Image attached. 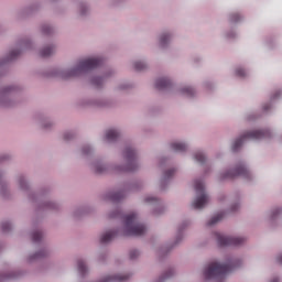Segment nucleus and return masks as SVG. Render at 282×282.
Instances as JSON below:
<instances>
[{"label": "nucleus", "mask_w": 282, "mask_h": 282, "mask_svg": "<svg viewBox=\"0 0 282 282\" xmlns=\"http://www.w3.org/2000/svg\"><path fill=\"white\" fill-rule=\"evenodd\" d=\"M147 225L138 221V214L131 213L124 217L123 226L110 229L99 237L100 246H108L116 237H144L147 235Z\"/></svg>", "instance_id": "nucleus-1"}, {"label": "nucleus", "mask_w": 282, "mask_h": 282, "mask_svg": "<svg viewBox=\"0 0 282 282\" xmlns=\"http://www.w3.org/2000/svg\"><path fill=\"white\" fill-rule=\"evenodd\" d=\"M243 265V260L235 256H228L225 263L209 262L203 269L204 281L224 282L228 272H235V270Z\"/></svg>", "instance_id": "nucleus-2"}, {"label": "nucleus", "mask_w": 282, "mask_h": 282, "mask_svg": "<svg viewBox=\"0 0 282 282\" xmlns=\"http://www.w3.org/2000/svg\"><path fill=\"white\" fill-rule=\"evenodd\" d=\"M102 65H105V57L93 56L79 59L70 68H56L53 70V74L59 78H64L65 80L69 78H80V76H85L86 74H89V72H94V69H98V67H102Z\"/></svg>", "instance_id": "nucleus-3"}, {"label": "nucleus", "mask_w": 282, "mask_h": 282, "mask_svg": "<svg viewBox=\"0 0 282 282\" xmlns=\"http://www.w3.org/2000/svg\"><path fill=\"white\" fill-rule=\"evenodd\" d=\"M31 239L33 243H39L40 246H42V248L33 253H29L25 257L26 265H34L36 261H41V259H47L52 257V249L50 248L47 242H45V231L43 229H33V231L31 232Z\"/></svg>", "instance_id": "nucleus-4"}, {"label": "nucleus", "mask_w": 282, "mask_h": 282, "mask_svg": "<svg viewBox=\"0 0 282 282\" xmlns=\"http://www.w3.org/2000/svg\"><path fill=\"white\" fill-rule=\"evenodd\" d=\"M121 158L126 162L116 164V173H135L140 171V152L132 144H126L121 150Z\"/></svg>", "instance_id": "nucleus-5"}, {"label": "nucleus", "mask_w": 282, "mask_h": 282, "mask_svg": "<svg viewBox=\"0 0 282 282\" xmlns=\"http://www.w3.org/2000/svg\"><path fill=\"white\" fill-rule=\"evenodd\" d=\"M23 91V86L19 84L0 85V109H14L19 107L17 94Z\"/></svg>", "instance_id": "nucleus-6"}, {"label": "nucleus", "mask_w": 282, "mask_h": 282, "mask_svg": "<svg viewBox=\"0 0 282 282\" xmlns=\"http://www.w3.org/2000/svg\"><path fill=\"white\" fill-rule=\"evenodd\" d=\"M194 191L195 197L192 200L191 206L194 210H204L210 202V194L206 191V183L204 182V178L194 180Z\"/></svg>", "instance_id": "nucleus-7"}, {"label": "nucleus", "mask_w": 282, "mask_h": 282, "mask_svg": "<svg viewBox=\"0 0 282 282\" xmlns=\"http://www.w3.org/2000/svg\"><path fill=\"white\" fill-rule=\"evenodd\" d=\"M268 138H272V132L268 129L247 131L234 141L231 151L237 153L248 140H265Z\"/></svg>", "instance_id": "nucleus-8"}, {"label": "nucleus", "mask_w": 282, "mask_h": 282, "mask_svg": "<svg viewBox=\"0 0 282 282\" xmlns=\"http://www.w3.org/2000/svg\"><path fill=\"white\" fill-rule=\"evenodd\" d=\"M235 177H243L247 182H252V172L248 169L245 162H239L234 169H229L218 175L219 182L235 180Z\"/></svg>", "instance_id": "nucleus-9"}, {"label": "nucleus", "mask_w": 282, "mask_h": 282, "mask_svg": "<svg viewBox=\"0 0 282 282\" xmlns=\"http://www.w3.org/2000/svg\"><path fill=\"white\" fill-rule=\"evenodd\" d=\"M188 226H191L189 219L183 220L178 225L175 241L171 245L161 246L159 248L158 257H160V259H164V257H166L171 252V250L177 248L182 243V241H184V230L187 229Z\"/></svg>", "instance_id": "nucleus-10"}, {"label": "nucleus", "mask_w": 282, "mask_h": 282, "mask_svg": "<svg viewBox=\"0 0 282 282\" xmlns=\"http://www.w3.org/2000/svg\"><path fill=\"white\" fill-rule=\"evenodd\" d=\"M15 184L18 191L25 195L28 202H36V191L32 188V182L30 181V176H28V174L19 173L15 176Z\"/></svg>", "instance_id": "nucleus-11"}, {"label": "nucleus", "mask_w": 282, "mask_h": 282, "mask_svg": "<svg viewBox=\"0 0 282 282\" xmlns=\"http://www.w3.org/2000/svg\"><path fill=\"white\" fill-rule=\"evenodd\" d=\"M34 121L39 129L44 133H52L56 129V120L45 111H39L34 115Z\"/></svg>", "instance_id": "nucleus-12"}, {"label": "nucleus", "mask_w": 282, "mask_h": 282, "mask_svg": "<svg viewBox=\"0 0 282 282\" xmlns=\"http://www.w3.org/2000/svg\"><path fill=\"white\" fill-rule=\"evenodd\" d=\"M89 169L95 175H108V173H116V164L108 163L102 158H97L89 163Z\"/></svg>", "instance_id": "nucleus-13"}, {"label": "nucleus", "mask_w": 282, "mask_h": 282, "mask_svg": "<svg viewBox=\"0 0 282 282\" xmlns=\"http://www.w3.org/2000/svg\"><path fill=\"white\" fill-rule=\"evenodd\" d=\"M214 239L217 241L219 248H226L228 246L239 248L240 246H243V243H246V238L224 236L219 232L214 234Z\"/></svg>", "instance_id": "nucleus-14"}, {"label": "nucleus", "mask_w": 282, "mask_h": 282, "mask_svg": "<svg viewBox=\"0 0 282 282\" xmlns=\"http://www.w3.org/2000/svg\"><path fill=\"white\" fill-rule=\"evenodd\" d=\"M79 105L82 107H89L90 109H109L111 100L108 98H87L83 99Z\"/></svg>", "instance_id": "nucleus-15"}, {"label": "nucleus", "mask_w": 282, "mask_h": 282, "mask_svg": "<svg viewBox=\"0 0 282 282\" xmlns=\"http://www.w3.org/2000/svg\"><path fill=\"white\" fill-rule=\"evenodd\" d=\"M144 202L152 206V214L154 217H160V215H164L166 213V205H164L162 199L155 196H147Z\"/></svg>", "instance_id": "nucleus-16"}, {"label": "nucleus", "mask_w": 282, "mask_h": 282, "mask_svg": "<svg viewBox=\"0 0 282 282\" xmlns=\"http://www.w3.org/2000/svg\"><path fill=\"white\" fill-rule=\"evenodd\" d=\"M36 213H43L45 210H52V213H61L63 210V204L58 200L46 199L43 203H40L35 207Z\"/></svg>", "instance_id": "nucleus-17"}, {"label": "nucleus", "mask_w": 282, "mask_h": 282, "mask_svg": "<svg viewBox=\"0 0 282 282\" xmlns=\"http://www.w3.org/2000/svg\"><path fill=\"white\" fill-rule=\"evenodd\" d=\"M239 208H241V203H239V199H237L235 203L231 204V206L229 207L228 210L223 212L216 216H213L208 220L207 226H217V224H219V221H221L224 219V217H226V215H228V213H237V210H239Z\"/></svg>", "instance_id": "nucleus-18"}, {"label": "nucleus", "mask_w": 282, "mask_h": 282, "mask_svg": "<svg viewBox=\"0 0 282 282\" xmlns=\"http://www.w3.org/2000/svg\"><path fill=\"white\" fill-rule=\"evenodd\" d=\"M176 171L177 169L175 167L163 170L160 178L161 191H166V188H169V186L171 185V182H173V177H175Z\"/></svg>", "instance_id": "nucleus-19"}, {"label": "nucleus", "mask_w": 282, "mask_h": 282, "mask_svg": "<svg viewBox=\"0 0 282 282\" xmlns=\"http://www.w3.org/2000/svg\"><path fill=\"white\" fill-rule=\"evenodd\" d=\"M122 138V131L118 128H109L104 133V142L106 144H117Z\"/></svg>", "instance_id": "nucleus-20"}, {"label": "nucleus", "mask_w": 282, "mask_h": 282, "mask_svg": "<svg viewBox=\"0 0 282 282\" xmlns=\"http://www.w3.org/2000/svg\"><path fill=\"white\" fill-rule=\"evenodd\" d=\"M52 195V187L50 186H43L37 192H35V200H29L30 204H33V206L36 208L40 204H43V202H47V197Z\"/></svg>", "instance_id": "nucleus-21"}, {"label": "nucleus", "mask_w": 282, "mask_h": 282, "mask_svg": "<svg viewBox=\"0 0 282 282\" xmlns=\"http://www.w3.org/2000/svg\"><path fill=\"white\" fill-rule=\"evenodd\" d=\"M41 10H43V2L36 1L22 9L18 13V17L19 19H23L24 17H32V14H39Z\"/></svg>", "instance_id": "nucleus-22"}, {"label": "nucleus", "mask_w": 282, "mask_h": 282, "mask_svg": "<svg viewBox=\"0 0 282 282\" xmlns=\"http://www.w3.org/2000/svg\"><path fill=\"white\" fill-rule=\"evenodd\" d=\"M127 197V191L124 187L117 192H106L101 195L102 202H112L113 204H118V202H122Z\"/></svg>", "instance_id": "nucleus-23"}, {"label": "nucleus", "mask_w": 282, "mask_h": 282, "mask_svg": "<svg viewBox=\"0 0 282 282\" xmlns=\"http://www.w3.org/2000/svg\"><path fill=\"white\" fill-rule=\"evenodd\" d=\"M96 213V207L93 205H80L73 209V217L74 219H83V217H86V215H91Z\"/></svg>", "instance_id": "nucleus-24"}, {"label": "nucleus", "mask_w": 282, "mask_h": 282, "mask_svg": "<svg viewBox=\"0 0 282 282\" xmlns=\"http://www.w3.org/2000/svg\"><path fill=\"white\" fill-rule=\"evenodd\" d=\"M25 274H28V271L25 270L3 272L0 273V282L17 281L19 279H23Z\"/></svg>", "instance_id": "nucleus-25"}, {"label": "nucleus", "mask_w": 282, "mask_h": 282, "mask_svg": "<svg viewBox=\"0 0 282 282\" xmlns=\"http://www.w3.org/2000/svg\"><path fill=\"white\" fill-rule=\"evenodd\" d=\"M155 87L159 91H173V79L170 77H159L155 82Z\"/></svg>", "instance_id": "nucleus-26"}, {"label": "nucleus", "mask_w": 282, "mask_h": 282, "mask_svg": "<svg viewBox=\"0 0 282 282\" xmlns=\"http://www.w3.org/2000/svg\"><path fill=\"white\" fill-rule=\"evenodd\" d=\"M123 188L126 193H140V191L144 189V181L142 180H134L124 183Z\"/></svg>", "instance_id": "nucleus-27"}, {"label": "nucleus", "mask_w": 282, "mask_h": 282, "mask_svg": "<svg viewBox=\"0 0 282 282\" xmlns=\"http://www.w3.org/2000/svg\"><path fill=\"white\" fill-rule=\"evenodd\" d=\"M90 14H91V7L89 6V3L85 1L78 2L77 4L78 19H82L84 21V19H87V17H90Z\"/></svg>", "instance_id": "nucleus-28"}, {"label": "nucleus", "mask_w": 282, "mask_h": 282, "mask_svg": "<svg viewBox=\"0 0 282 282\" xmlns=\"http://www.w3.org/2000/svg\"><path fill=\"white\" fill-rule=\"evenodd\" d=\"M171 41H173V33L169 31L162 32L159 35V47H161V50H169Z\"/></svg>", "instance_id": "nucleus-29"}, {"label": "nucleus", "mask_w": 282, "mask_h": 282, "mask_svg": "<svg viewBox=\"0 0 282 282\" xmlns=\"http://www.w3.org/2000/svg\"><path fill=\"white\" fill-rule=\"evenodd\" d=\"M96 153V149L93 148L91 144H84L79 149V155L80 158H84V160H89V158H94Z\"/></svg>", "instance_id": "nucleus-30"}, {"label": "nucleus", "mask_w": 282, "mask_h": 282, "mask_svg": "<svg viewBox=\"0 0 282 282\" xmlns=\"http://www.w3.org/2000/svg\"><path fill=\"white\" fill-rule=\"evenodd\" d=\"M55 54H56L55 43L46 44L40 50V56H42V58H50V56H54Z\"/></svg>", "instance_id": "nucleus-31"}, {"label": "nucleus", "mask_w": 282, "mask_h": 282, "mask_svg": "<svg viewBox=\"0 0 282 282\" xmlns=\"http://www.w3.org/2000/svg\"><path fill=\"white\" fill-rule=\"evenodd\" d=\"M106 82L102 75H95L89 78V85L94 87V89H105Z\"/></svg>", "instance_id": "nucleus-32"}, {"label": "nucleus", "mask_w": 282, "mask_h": 282, "mask_svg": "<svg viewBox=\"0 0 282 282\" xmlns=\"http://www.w3.org/2000/svg\"><path fill=\"white\" fill-rule=\"evenodd\" d=\"M171 149L174 151V153H186V151H188V143L174 141L171 143Z\"/></svg>", "instance_id": "nucleus-33"}, {"label": "nucleus", "mask_w": 282, "mask_h": 282, "mask_svg": "<svg viewBox=\"0 0 282 282\" xmlns=\"http://www.w3.org/2000/svg\"><path fill=\"white\" fill-rule=\"evenodd\" d=\"M40 30L44 36H54V34H56V28H54V25L48 23L42 24L40 26Z\"/></svg>", "instance_id": "nucleus-34"}, {"label": "nucleus", "mask_w": 282, "mask_h": 282, "mask_svg": "<svg viewBox=\"0 0 282 282\" xmlns=\"http://www.w3.org/2000/svg\"><path fill=\"white\" fill-rule=\"evenodd\" d=\"M0 196L2 199H10V197H12V193L10 192V184L6 181L0 184Z\"/></svg>", "instance_id": "nucleus-35"}, {"label": "nucleus", "mask_w": 282, "mask_h": 282, "mask_svg": "<svg viewBox=\"0 0 282 282\" xmlns=\"http://www.w3.org/2000/svg\"><path fill=\"white\" fill-rule=\"evenodd\" d=\"M128 215H123L122 210L120 208H115L108 213V219H121L122 220V227L124 226V217Z\"/></svg>", "instance_id": "nucleus-36"}, {"label": "nucleus", "mask_w": 282, "mask_h": 282, "mask_svg": "<svg viewBox=\"0 0 282 282\" xmlns=\"http://www.w3.org/2000/svg\"><path fill=\"white\" fill-rule=\"evenodd\" d=\"M77 270L80 276L85 278L89 274V267H87V262L85 260L79 259L77 261Z\"/></svg>", "instance_id": "nucleus-37"}, {"label": "nucleus", "mask_w": 282, "mask_h": 282, "mask_svg": "<svg viewBox=\"0 0 282 282\" xmlns=\"http://www.w3.org/2000/svg\"><path fill=\"white\" fill-rule=\"evenodd\" d=\"M180 94H182L183 96H187V98H193V96H195L197 94V91L195 90V88H193L192 86H183L178 89Z\"/></svg>", "instance_id": "nucleus-38"}, {"label": "nucleus", "mask_w": 282, "mask_h": 282, "mask_svg": "<svg viewBox=\"0 0 282 282\" xmlns=\"http://www.w3.org/2000/svg\"><path fill=\"white\" fill-rule=\"evenodd\" d=\"M194 160H195V162L200 164V166H206V164L208 162V158L206 156V153H204V152H196L194 154Z\"/></svg>", "instance_id": "nucleus-39"}, {"label": "nucleus", "mask_w": 282, "mask_h": 282, "mask_svg": "<svg viewBox=\"0 0 282 282\" xmlns=\"http://www.w3.org/2000/svg\"><path fill=\"white\" fill-rule=\"evenodd\" d=\"M135 87V84L131 82H122L118 84L117 91H131Z\"/></svg>", "instance_id": "nucleus-40"}, {"label": "nucleus", "mask_w": 282, "mask_h": 282, "mask_svg": "<svg viewBox=\"0 0 282 282\" xmlns=\"http://www.w3.org/2000/svg\"><path fill=\"white\" fill-rule=\"evenodd\" d=\"M14 230V225L10 220H4L1 223V231L4 235H10V232Z\"/></svg>", "instance_id": "nucleus-41"}, {"label": "nucleus", "mask_w": 282, "mask_h": 282, "mask_svg": "<svg viewBox=\"0 0 282 282\" xmlns=\"http://www.w3.org/2000/svg\"><path fill=\"white\" fill-rule=\"evenodd\" d=\"M133 67L135 72H147V69H149V64L144 61H135L133 62Z\"/></svg>", "instance_id": "nucleus-42"}, {"label": "nucleus", "mask_w": 282, "mask_h": 282, "mask_svg": "<svg viewBox=\"0 0 282 282\" xmlns=\"http://www.w3.org/2000/svg\"><path fill=\"white\" fill-rule=\"evenodd\" d=\"M77 133L74 130H68L63 133V140L64 142H72L75 138H77Z\"/></svg>", "instance_id": "nucleus-43"}, {"label": "nucleus", "mask_w": 282, "mask_h": 282, "mask_svg": "<svg viewBox=\"0 0 282 282\" xmlns=\"http://www.w3.org/2000/svg\"><path fill=\"white\" fill-rule=\"evenodd\" d=\"M109 259V253L107 251H101L97 256L98 263L105 264L107 263V260Z\"/></svg>", "instance_id": "nucleus-44"}, {"label": "nucleus", "mask_w": 282, "mask_h": 282, "mask_svg": "<svg viewBox=\"0 0 282 282\" xmlns=\"http://www.w3.org/2000/svg\"><path fill=\"white\" fill-rule=\"evenodd\" d=\"M140 250L138 249H131L129 251V259L130 261H135L137 259H140Z\"/></svg>", "instance_id": "nucleus-45"}, {"label": "nucleus", "mask_w": 282, "mask_h": 282, "mask_svg": "<svg viewBox=\"0 0 282 282\" xmlns=\"http://www.w3.org/2000/svg\"><path fill=\"white\" fill-rule=\"evenodd\" d=\"M281 214H282V208L276 207V208L271 210L270 217L274 221V219H278Z\"/></svg>", "instance_id": "nucleus-46"}, {"label": "nucleus", "mask_w": 282, "mask_h": 282, "mask_svg": "<svg viewBox=\"0 0 282 282\" xmlns=\"http://www.w3.org/2000/svg\"><path fill=\"white\" fill-rule=\"evenodd\" d=\"M230 23H239L241 21V14L239 13H232L229 15Z\"/></svg>", "instance_id": "nucleus-47"}, {"label": "nucleus", "mask_w": 282, "mask_h": 282, "mask_svg": "<svg viewBox=\"0 0 282 282\" xmlns=\"http://www.w3.org/2000/svg\"><path fill=\"white\" fill-rule=\"evenodd\" d=\"M12 160L11 154L4 153L0 154V164H4V162H10Z\"/></svg>", "instance_id": "nucleus-48"}, {"label": "nucleus", "mask_w": 282, "mask_h": 282, "mask_svg": "<svg viewBox=\"0 0 282 282\" xmlns=\"http://www.w3.org/2000/svg\"><path fill=\"white\" fill-rule=\"evenodd\" d=\"M101 76L104 77V80H107V78H111V76H116V70H113L112 68H109Z\"/></svg>", "instance_id": "nucleus-49"}, {"label": "nucleus", "mask_w": 282, "mask_h": 282, "mask_svg": "<svg viewBox=\"0 0 282 282\" xmlns=\"http://www.w3.org/2000/svg\"><path fill=\"white\" fill-rule=\"evenodd\" d=\"M236 76H239L240 78H246V76H248V73H246V69L239 67L236 69Z\"/></svg>", "instance_id": "nucleus-50"}, {"label": "nucleus", "mask_w": 282, "mask_h": 282, "mask_svg": "<svg viewBox=\"0 0 282 282\" xmlns=\"http://www.w3.org/2000/svg\"><path fill=\"white\" fill-rule=\"evenodd\" d=\"M53 12L55 14H65V12H67V9L63 8L62 6H58L53 10Z\"/></svg>", "instance_id": "nucleus-51"}, {"label": "nucleus", "mask_w": 282, "mask_h": 282, "mask_svg": "<svg viewBox=\"0 0 282 282\" xmlns=\"http://www.w3.org/2000/svg\"><path fill=\"white\" fill-rule=\"evenodd\" d=\"M6 170L0 167V184H3V182H6Z\"/></svg>", "instance_id": "nucleus-52"}, {"label": "nucleus", "mask_w": 282, "mask_h": 282, "mask_svg": "<svg viewBox=\"0 0 282 282\" xmlns=\"http://www.w3.org/2000/svg\"><path fill=\"white\" fill-rule=\"evenodd\" d=\"M281 94L282 91L281 90H278L273 94V96L271 97V100H276V98H280L281 97Z\"/></svg>", "instance_id": "nucleus-53"}, {"label": "nucleus", "mask_w": 282, "mask_h": 282, "mask_svg": "<svg viewBox=\"0 0 282 282\" xmlns=\"http://www.w3.org/2000/svg\"><path fill=\"white\" fill-rule=\"evenodd\" d=\"M275 261L279 265H282V252L275 257Z\"/></svg>", "instance_id": "nucleus-54"}, {"label": "nucleus", "mask_w": 282, "mask_h": 282, "mask_svg": "<svg viewBox=\"0 0 282 282\" xmlns=\"http://www.w3.org/2000/svg\"><path fill=\"white\" fill-rule=\"evenodd\" d=\"M167 161H169L167 158L162 156V158L160 159V161H159L160 166H164V164H166Z\"/></svg>", "instance_id": "nucleus-55"}, {"label": "nucleus", "mask_w": 282, "mask_h": 282, "mask_svg": "<svg viewBox=\"0 0 282 282\" xmlns=\"http://www.w3.org/2000/svg\"><path fill=\"white\" fill-rule=\"evenodd\" d=\"M237 36V33H235V31H231L227 34L228 39H235Z\"/></svg>", "instance_id": "nucleus-56"}, {"label": "nucleus", "mask_w": 282, "mask_h": 282, "mask_svg": "<svg viewBox=\"0 0 282 282\" xmlns=\"http://www.w3.org/2000/svg\"><path fill=\"white\" fill-rule=\"evenodd\" d=\"M6 32H8V29L0 24V34H6Z\"/></svg>", "instance_id": "nucleus-57"}, {"label": "nucleus", "mask_w": 282, "mask_h": 282, "mask_svg": "<svg viewBox=\"0 0 282 282\" xmlns=\"http://www.w3.org/2000/svg\"><path fill=\"white\" fill-rule=\"evenodd\" d=\"M209 172H210V165H206L204 170L205 175H208Z\"/></svg>", "instance_id": "nucleus-58"}, {"label": "nucleus", "mask_w": 282, "mask_h": 282, "mask_svg": "<svg viewBox=\"0 0 282 282\" xmlns=\"http://www.w3.org/2000/svg\"><path fill=\"white\" fill-rule=\"evenodd\" d=\"M269 282H281V280L279 279V276H274Z\"/></svg>", "instance_id": "nucleus-59"}, {"label": "nucleus", "mask_w": 282, "mask_h": 282, "mask_svg": "<svg viewBox=\"0 0 282 282\" xmlns=\"http://www.w3.org/2000/svg\"><path fill=\"white\" fill-rule=\"evenodd\" d=\"M264 111H268L270 109V104H267L263 106Z\"/></svg>", "instance_id": "nucleus-60"}, {"label": "nucleus", "mask_w": 282, "mask_h": 282, "mask_svg": "<svg viewBox=\"0 0 282 282\" xmlns=\"http://www.w3.org/2000/svg\"><path fill=\"white\" fill-rule=\"evenodd\" d=\"M3 248H6V245H3V242H0V252L3 250Z\"/></svg>", "instance_id": "nucleus-61"}, {"label": "nucleus", "mask_w": 282, "mask_h": 282, "mask_svg": "<svg viewBox=\"0 0 282 282\" xmlns=\"http://www.w3.org/2000/svg\"><path fill=\"white\" fill-rule=\"evenodd\" d=\"M256 118L254 115L249 116V120H254Z\"/></svg>", "instance_id": "nucleus-62"}, {"label": "nucleus", "mask_w": 282, "mask_h": 282, "mask_svg": "<svg viewBox=\"0 0 282 282\" xmlns=\"http://www.w3.org/2000/svg\"><path fill=\"white\" fill-rule=\"evenodd\" d=\"M51 1V3H58V1H61V0H50Z\"/></svg>", "instance_id": "nucleus-63"}, {"label": "nucleus", "mask_w": 282, "mask_h": 282, "mask_svg": "<svg viewBox=\"0 0 282 282\" xmlns=\"http://www.w3.org/2000/svg\"><path fill=\"white\" fill-rule=\"evenodd\" d=\"M224 199H226V196L225 195L220 196V202H224Z\"/></svg>", "instance_id": "nucleus-64"}]
</instances>
